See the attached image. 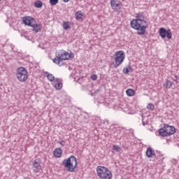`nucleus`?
I'll return each instance as SVG.
<instances>
[{
    "label": "nucleus",
    "mask_w": 179,
    "mask_h": 179,
    "mask_svg": "<svg viewBox=\"0 0 179 179\" xmlns=\"http://www.w3.org/2000/svg\"><path fill=\"white\" fill-rule=\"evenodd\" d=\"M136 19H134L130 22V26L134 30H137L138 36H143L146 33V29L149 27V24L145 20L143 13L136 14Z\"/></svg>",
    "instance_id": "f257e3e1"
},
{
    "label": "nucleus",
    "mask_w": 179,
    "mask_h": 179,
    "mask_svg": "<svg viewBox=\"0 0 179 179\" xmlns=\"http://www.w3.org/2000/svg\"><path fill=\"white\" fill-rule=\"evenodd\" d=\"M62 166H63L65 170L69 173H75L76 167H78V159L75 156L71 155L62 161Z\"/></svg>",
    "instance_id": "f03ea898"
},
{
    "label": "nucleus",
    "mask_w": 179,
    "mask_h": 179,
    "mask_svg": "<svg viewBox=\"0 0 179 179\" xmlns=\"http://www.w3.org/2000/svg\"><path fill=\"white\" fill-rule=\"evenodd\" d=\"M74 57L75 54L73 52L69 53L65 50H62L58 53V55L53 59V62L54 64L59 65V66H62V65H64V61H68Z\"/></svg>",
    "instance_id": "7ed1b4c3"
},
{
    "label": "nucleus",
    "mask_w": 179,
    "mask_h": 179,
    "mask_svg": "<svg viewBox=\"0 0 179 179\" xmlns=\"http://www.w3.org/2000/svg\"><path fill=\"white\" fill-rule=\"evenodd\" d=\"M96 173L98 177L101 179H111L113 178V173L111 171L108 170L105 166H97Z\"/></svg>",
    "instance_id": "20e7f679"
},
{
    "label": "nucleus",
    "mask_w": 179,
    "mask_h": 179,
    "mask_svg": "<svg viewBox=\"0 0 179 179\" xmlns=\"http://www.w3.org/2000/svg\"><path fill=\"white\" fill-rule=\"evenodd\" d=\"M159 136H171L176 134V127L169 124H164L163 127L158 131Z\"/></svg>",
    "instance_id": "39448f33"
},
{
    "label": "nucleus",
    "mask_w": 179,
    "mask_h": 179,
    "mask_svg": "<svg viewBox=\"0 0 179 179\" xmlns=\"http://www.w3.org/2000/svg\"><path fill=\"white\" fill-rule=\"evenodd\" d=\"M16 77L20 82H26V80L29 79V73L26 68L19 67L17 69Z\"/></svg>",
    "instance_id": "423d86ee"
},
{
    "label": "nucleus",
    "mask_w": 179,
    "mask_h": 179,
    "mask_svg": "<svg viewBox=\"0 0 179 179\" xmlns=\"http://www.w3.org/2000/svg\"><path fill=\"white\" fill-rule=\"evenodd\" d=\"M115 68H118L122 62H124V59H125V52L123 50H120L117 52L115 55Z\"/></svg>",
    "instance_id": "0eeeda50"
},
{
    "label": "nucleus",
    "mask_w": 179,
    "mask_h": 179,
    "mask_svg": "<svg viewBox=\"0 0 179 179\" xmlns=\"http://www.w3.org/2000/svg\"><path fill=\"white\" fill-rule=\"evenodd\" d=\"M159 34L162 37V38H169V40H171L173 37V34L171 33V30L168 29L167 30L166 28L162 27L159 29Z\"/></svg>",
    "instance_id": "6e6552de"
},
{
    "label": "nucleus",
    "mask_w": 179,
    "mask_h": 179,
    "mask_svg": "<svg viewBox=\"0 0 179 179\" xmlns=\"http://www.w3.org/2000/svg\"><path fill=\"white\" fill-rule=\"evenodd\" d=\"M34 22H36V20L31 16H25L22 17V23L26 26H30L31 27V25Z\"/></svg>",
    "instance_id": "1a4fd4ad"
},
{
    "label": "nucleus",
    "mask_w": 179,
    "mask_h": 179,
    "mask_svg": "<svg viewBox=\"0 0 179 179\" xmlns=\"http://www.w3.org/2000/svg\"><path fill=\"white\" fill-rule=\"evenodd\" d=\"M34 173H38L41 170V161L40 159H35L33 162Z\"/></svg>",
    "instance_id": "9d476101"
},
{
    "label": "nucleus",
    "mask_w": 179,
    "mask_h": 179,
    "mask_svg": "<svg viewBox=\"0 0 179 179\" xmlns=\"http://www.w3.org/2000/svg\"><path fill=\"white\" fill-rule=\"evenodd\" d=\"M121 5V2L118 1V0H110V6L114 12H117L118 9H120V6Z\"/></svg>",
    "instance_id": "9b49d317"
},
{
    "label": "nucleus",
    "mask_w": 179,
    "mask_h": 179,
    "mask_svg": "<svg viewBox=\"0 0 179 179\" xmlns=\"http://www.w3.org/2000/svg\"><path fill=\"white\" fill-rule=\"evenodd\" d=\"M53 86L57 90L62 89V80L59 78H56L53 82Z\"/></svg>",
    "instance_id": "f8f14e48"
},
{
    "label": "nucleus",
    "mask_w": 179,
    "mask_h": 179,
    "mask_svg": "<svg viewBox=\"0 0 179 179\" xmlns=\"http://www.w3.org/2000/svg\"><path fill=\"white\" fill-rule=\"evenodd\" d=\"M31 27H33V31H34L35 33H39V31H41L43 26L41 25V24H37L36 23V22H34L31 24Z\"/></svg>",
    "instance_id": "ddd939ff"
},
{
    "label": "nucleus",
    "mask_w": 179,
    "mask_h": 179,
    "mask_svg": "<svg viewBox=\"0 0 179 179\" xmlns=\"http://www.w3.org/2000/svg\"><path fill=\"white\" fill-rule=\"evenodd\" d=\"M155 151L153 150L152 148H148L146 150V156L147 157H148L149 159H152V157H153V156H155Z\"/></svg>",
    "instance_id": "4468645a"
},
{
    "label": "nucleus",
    "mask_w": 179,
    "mask_h": 179,
    "mask_svg": "<svg viewBox=\"0 0 179 179\" xmlns=\"http://www.w3.org/2000/svg\"><path fill=\"white\" fill-rule=\"evenodd\" d=\"M53 155L55 157H61L62 156V150L61 148H56L54 150Z\"/></svg>",
    "instance_id": "2eb2a0df"
},
{
    "label": "nucleus",
    "mask_w": 179,
    "mask_h": 179,
    "mask_svg": "<svg viewBox=\"0 0 179 179\" xmlns=\"http://www.w3.org/2000/svg\"><path fill=\"white\" fill-rule=\"evenodd\" d=\"M45 75H46L48 80H50V82H54L55 80V77L54 76V75H52V73H50L48 72H45Z\"/></svg>",
    "instance_id": "dca6fc26"
},
{
    "label": "nucleus",
    "mask_w": 179,
    "mask_h": 179,
    "mask_svg": "<svg viewBox=\"0 0 179 179\" xmlns=\"http://www.w3.org/2000/svg\"><path fill=\"white\" fill-rule=\"evenodd\" d=\"M173 82L166 80V82L164 83V87H165L166 89H170L173 86Z\"/></svg>",
    "instance_id": "f3484780"
},
{
    "label": "nucleus",
    "mask_w": 179,
    "mask_h": 179,
    "mask_svg": "<svg viewBox=\"0 0 179 179\" xmlns=\"http://www.w3.org/2000/svg\"><path fill=\"white\" fill-rule=\"evenodd\" d=\"M126 94L129 97H132V96H135V91L132 89H128L126 90Z\"/></svg>",
    "instance_id": "a211bd4d"
},
{
    "label": "nucleus",
    "mask_w": 179,
    "mask_h": 179,
    "mask_svg": "<svg viewBox=\"0 0 179 179\" xmlns=\"http://www.w3.org/2000/svg\"><path fill=\"white\" fill-rule=\"evenodd\" d=\"M83 16H85V15L83 14V13H82V11H78L76 13V20H80V19H82V17H83Z\"/></svg>",
    "instance_id": "6ab92c4d"
},
{
    "label": "nucleus",
    "mask_w": 179,
    "mask_h": 179,
    "mask_svg": "<svg viewBox=\"0 0 179 179\" xmlns=\"http://www.w3.org/2000/svg\"><path fill=\"white\" fill-rule=\"evenodd\" d=\"M34 6L35 8H43V2L39 0L36 1L34 3Z\"/></svg>",
    "instance_id": "aec40b11"
},
{
    "label": "nucleus",
    "mask_w": 179,
    "mask_h": 179,
    "mask_svg": "<svg viewBox=\"0 0 179 179\" xmlns=\"http://www.w3.org/2000/svg\"><path fill=\"white\" fill-rule=\"evenodd\" d=\"M63 28L64 30H68L71 29V23L69 22H64L63 23Z\"/></svg>",
    "instance_id": "412c9836"
},
{
    "label": "nucleus",
    "mask_w": 179,
    "mask_h": 179,
    "mask_svg": "<svg viewBox=\"0 0 179 179\" xmlns=\"http://www.w3.org/2000/svg\"><path fill=\"white\" fill-rule=\"evenodd\" d=\"M112 150H114L115 152H121V147L118 146L117 145H113L112 148Z\"/></svg>",
    "instance_id": "4be33fe9"
},
{
    "label": "nucleus",
    "mask_w": 179,
    "mask_h": 179,
    "mask_svg": "<svg viewBox=\"0 0 179 179\" xmlns=\"http://www.w3.org/2000/svg\"><path fill=\"white\" fill-rule=\"evenodd\" d=\"M148 110H151V111H153L155 110V105L152 103H150L147 106Z\"/></svg>",
    "instance_id": "5701e85b"
},
{
    "label": "nucleus",
    "mask_w": 179,
    "mask_h": 179,
    "mask_svg": "<svg viewBox=\"0 0 179 179\" xmlns=\"http://www.w3.org/2000/svg\"><path fill=\"white\" fill-rule=\"evenodd\" d=\"M59 0H50V3L52 5V6H55L57 3H58Z\"/></svg>",
    "instance_id": "b1692460"
},
{
    "label": "nucleus",
    "mask_w": 179,
    "mask_h": 179,
    "mask_svg": "<svg viewBox=\"0 0 179 179\" xmlns=\"http://www.w3.org/2000/svg\"><path fill=\"white\" fill-rule=\"evenodd\" d=\"M122 72L124 73V75H128V73H129V69L128 67H124L122 70Z\"/></svg>",
    "instance_id": "393cba45"
},
{
    "label": "nucleus",
    "mask_w": 179,
    "mask_h": 179,
    "mask_svg": "<svg viewBox=\"0 0 179 179\" xmlns=\"http://www.w3.org/2000/svg\"><path fill=\"white\" fill-rule=\"evenodd\" d=\"M90 78H91L92 80H97V75H96V74L92 75Z\"/></svg>",
    "instance_id": "a878e982"
},
{
    "label": "nucleus",
    "mask_w": 179,
    "mask_h": 179,
    "mask_svg": "<svg viewBox=\"0 0 179 179\" xmlns=\"http://www.w3.org/2000/svg\"><path fill=\"white\" fill-rule=\"evenodd\" d=\"M59 144L62 146H65V141L62 140V141L59 142Z\"/></svg>",
    "instance_id": "bb28decb"
},
{
    "label": "nucleus",
    "mask_w": 179,
    "mask_h": 179,
    "mask_svg": "<svg viewBox=\"0 0 179 179\" xmlns=\"http://www.w3.org/2000/svg\"><path fill=\"white\" fill-rule=\"evenodd\" d=\"M144 118H143V115H142V124L143 126L145 127L148 123L145 122V121H143Z\"/></svg>",
    "instance_id": "cd10ccee"
},
{
    "label": "nucleus",
    "mask_w": 179,
    "mask_h": 179,
    "mask_svg": "<svg viewBox=\"0 0 179 179\" xmlns=\"http://www.w3.org/2000/svg\"><path fill=\"white\" fill-rule=\"evenodd\" d=\"M94 93H95V96H96V94H99V93H100V90H95Z\"/></svg>",
    "instance_id": "c85d7f7f"
},
{
    "label": "nucleus",
    "mask_w": 179,
    "mask_h": 179,
    "mask_svg": "<svg viewBox=\"0 0 179 179\" xmlns=\"http://www.w3.org/2000/svg\"><path fill=\"white\" fill-rule=\"evenodd\" d=\"M91 96H96V93L92 92V93H91Z\"/></svg>",
    "instance_id": "c756f323"
},
{
    "label": "nucleus",
    "mask_w": 179,
    "mask_h": 179,
    "mask_svg": "<svg viewBox=\"0 0 179 179\" xmlns=\"http://www.w3.org/2000/svg\"><path fill=\"white\" fill-rule=\"evenodd\" d=\"M128 69H129L130 71H132V66H129V68H128Z\"/></svg>",
    "instance_id": "7c9ffc66"
},
{
    "label": "nucleus",
    "mask_w": 179,
    "mask_h": 179,
    "mask_svg": "<svg viewBox=\"0 0 179 179\" xmlns=\"http://www.w3.org/2000/svg\"><path fill=\"white\" fill-rule=\"evenodd\" d=\"M71 0H63L64 2H69Z\"/></svg>",
    "instance_id": "2f4dec72"
},
{
    "label": "nucleus",
    "mask_w": 179,
    "mask_h": 179,
    "mask_svg": "<svg viewBox=\"0 0 179 179\" xmlns=\"http://www.w3.org/2000/svg\"><path fill=\"white\" fill-rule=\"evenodd\" d=\"M176 78H177V76H176Z\"/></svg>",
    "instance_id": "473e14b6"
}]
</instances>
